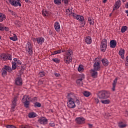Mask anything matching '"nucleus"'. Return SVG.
<instances>
[{
	"mask_svg": "<svg viewBox=\"0 0 128 128\" xmlns=\"http://www.w3.org/2000/svg\"><path fill=\"white\" fill-rule=\"evenodd\" d=\"M28 116L30 118H36V116H38V114L34 112H30L28 114Z\"/></svg>",
	"mask_w": 128,
	"mask_h": 128,
	"instance_id": "22",
	"label": "nucleus"
},
{
	"mask_svg": "<svg viewBox=\"0 0 128 128\" xmlns=\"http://www.w3.org/2000/svg\"><path fill=\"white\" fill-rule=\"evenodd\" d=\"M26 2H30L29 0H24Z\"/></svg>",
	"mask_w": 128,
	"mask_h": 128,
	"instance_id": "64",
	"label": "nucleus"
},
{
	"mask_svg": "<svg viewBox=\"0 0 128 128\" xmlns=\"http://www.w3.org/2000/svg\"><path fill=\"white\" fill-rule=\"evenodd\" d=\"M54 4H62V0H54Z\"/></svg>",
	"mask_w": 128,
	"mask_h": 128,
	"instance_id": "39",
	"label": "nucleus"
},
{
	"mask_svg": "<svg viewBox=\"0 0 128 128\" xmlns=\"http://www.w3.org/2000/svg\"><path fill=\"white\" fill-rule=\"evenodd\" d=\"M126 51L124 49L120 48L118 52V54L122 60H124V54Z\"/></svg>",
	"mask_w": 128,
	"mask_h": 128,
	"instance_id": "20",
	"label": "nucleus"
},
{
	"mask_svg": "<svg viewBox=\"0 0 128 128\" xmlns=\"http://www.w3.org/2000/svg\"><path fill=\"white\" fill-rule=\"evenodd\" d=\"M46 74L44 73V72H39V76H40V78H42Z\"/></svg>",
	"mask_w": 128,
	"mask_h": 128,
	"instance_id": "44",
	"label": "nucleus"
},
{
	"mask_svg": "<svg viewBox=\"0 0 128 128\" xmlns=\"http://www.w3.org/2000/svg\"><path fill=\"white\" fill-rule=\"evenodd\" d=\"M55 76H56V78H58V76H60V74H58V73H56L54 74Z\"/></svg>",
	"mask_w": 128,
	"mask_h": 128,
	"instance_id": "54",
	"label": "nucleus"
},
{
	"mask_svg": "<svg viewBox=\"0 0 128 128\" xmlns=\"http://www.w3.org/2000/svg\"><path fill=\"white\" fill-rule=\"evenodd\" d=\"M90 74H91V76L92 78H98L97 70L92 69L90 71Z\"/></svg>",
	"mask_w": 128,
	"mask_h": 128,
	"instance_id": "17",
	"label": "nucleus"
},
{
	"mask_svg": "<svg viewBox=\"0 0 128 128\" xmlns=\"http://www.w3.org/2000/svg\"><path fill=\"white\" fill-rule=\"evenodd\" d=\"M15 83L17 86H22V80L20 77H18L16 79Z\"/></svg>",
	"mask_w": 128,
	"mask_h": 128,
	"instance_id": "18",
	"label": "nucleus"
},
{
	"mask_svg": "<svg viewBox=\"0 0 128 128\" xmlns=\"http://www.w3.org/2000/svg\"><path fill=\"white\" fill-rule=\"evenodd\" d=\"M54 28L57 32H60V24L58 22H54Z\"/></svg>",
	"mask_w": 128,
	"mask_h": 128,
	"instance_id": "15",
	"label": "nucleus"
},
{
	"mask_svg": "<svg viewBox=\"0 0 128 128\" xmlns=\"http://www.w3.org/2000/svg\"><path fill=\"white\" fill-rule=\"evenodd\" d=\"M94 70H100V60H96L94 64Z\"/></svg>",
	"mask_w": 128,
	"mask_h": 128,
	"instance_id": "11",
	"label": "nucleus"
},
{
	"mask_svg": "<svg viewBox=\"0 0 128 128\" xmlns=\"http://www.w3.org/2000/svg\"><path fill=\"white\" fill-rule=\"evenodd\" d=\"M42 14L44 16H48V12L46 10H42Z\"/></svg>",
	"mask_w": 128,
	"mask_h": 128,
	"instance_id": "34",
	"label": "nucleus"
},
{
	"mask_svg": "<svg viewBox=\"0 0 128 128\" xmlns=\"http://www.w3.org/2000/svg\"><path fill=\"white\" fill-rule=\"evenodd\" d=\"M106 48H108V40L104 38L101 42L100 50L102 52H104L106 50Z\"/></svg>",
	"mask_w": 128,
	"mask_h": 128,
	"instance_id": "8",
	"label": "nucleus"
},
{
	"mask_svg": "<svg viewBox=\"0 0 128 128\" xmlns=\"http://www.w3.org/2000/svg\"><path fill=\"white\" fill-rule=\"evenodd\" d=\"M16 64H18V66H20L22 64V62H20V60H18L16 62Z\"/></svg>",
	"mask_w": 128,
	"mask_h": 128,
	"instance_id": "51",
	"label": "nucleus"
},
{
	"mask_svg": "<svg viewBox=\"0 0 128 128\" xmlns=\"http://www.w3.org/2000/svg\"><path fill=\"white\" fill-rule=\"evenodd\" d=\"M16 2L19 4V6H22V1L20 0H16Z\"/></svg>",
	"mask_w": 128,
	"mask_h": 128,
	"instance_id": "50",
	"label": "nucleus"
},
{
	"mask_svg": "<svg viewBox=\"0 0 128 128\" xmlns=\"http://www.w3.org/2000/svg\"><path fill=\"white\" fill-rule=\"evenodd\" d=\"M35 40H36L38 44L42 46V44L44 42V38L42 37L36 38Z\"/></svg>",
	"mask_w": 128,
	"mask_h": 128,
	"instance_id": "14",
	"label": "nucleus"
},
{
	"mask_svg": "<svg viewBox=\"0 0 128 128\" xmlns=\"http://www.w3.org/2000/svg\"><path fill=\"white\" fill-rule=\"evenodd\" d=\"M0 30L4 32V27H2V24H0Z\"/></svg>",
	"mask_w": 128,
	"mask_h": 128,
	"instance_id": "52",
	"label": "nucleus"
},
{
	"mask_svg": "<svg viewBox=\"0 0 128 128\" xmlns=\"http://www.w3.org/2000/svg\"><path fill=\"white\" fill-rule=\"evenodd\" d=\"M122 2H120V0H118L114 6L113 10H118V8H120Z\"/></svg>",
	"mask_w": 128,
	"mask_h": 128,
	"instance_id": "12",
	"label": "nucleus"
},
{
	"mask_svg": "<svg viewBox=\"0 0 128 128\" xmlns=\"http://www.w3.org/2000/svg\"><path fill=\"white\" fill-rule=\"evenodd\" d=\"M62 52H65L64 56V62L67 64H70L72 60V50L70 49H68L66 51V50H62Z\"/></svg>",
	"mask_w": 128,
	"mask_h": 128,
	"instance_id": "2",
	"label": "nucleus"
},
{
	"mask_svg": "<svg viewBox=\"0 0 128 128\" xmlns=\"http://www.w3.org/2000/svg\"><path fill=\"white\" fill-rule=\"evenodd\" d=\"M117 82H118V78H116L115 80L113 81V83H112V90L113 92L116 91V86Z\"/></svg>",
	"mask_w": 128,
	"mask_h": 128,
	"instance_id": "23",
	"label": "nucleus"
},
{
	"mask_svg": "<svg viewBox=\"0 0 128 128\" xmlns=\"http://www.w3.org/2000/svg\"><path fill=\"white\" fill-rule=\"evenodd\" d=\"M22 102L24 104V106L26 108H30V96L28 95H25L23 96Z\"/></svg>",
	"mask_w": 128,
	"mask_h": 128,
	"instance_id": "7",
	"label": "nucleus"
},
{
	"mask_svg": "<svg viewBox=\"0 0 128 128\" xmlns=\"http://www.w3.org/2000/svg\"><path fill=\"white\" fill-rule=\"evenodd\" d=\"M49 125L50 126H52V128H54V126H56V124L54 122H50L49 124Z\"/></svg>",
	"mask_w": 128,
	"mask_h": 128,
	"instance_id": "46",
	"label": "nucleus"
},
{
	"mask_svg": "<svg viewBox=\"0 0 128 128\" xmlns=\"http://www.w3.org/2000/svg\"><path fill=\"white\" fill-rule=\"evenodd\" d=\"M2 76L3 78H4V76H6V75L8 74V72L5 70L4 68L2 69Z\"/></svg>",
	"mask_w": 128,
	"mask_h": 128,
	"instance_id": "30",
	"label": "nucleus"
},
{
	"mask_svg": "<svg viewBox=\"0 0 128 128\" xmlns=\"http://www.w3.org/2000/svg\"><path fill=\"white\" fill-rule=\"evenodd\" d=\"M85 42L88 44H92V37L90 36H87L84 38Z\"/></svg>",
	"mask_w": 128,
	"mask_h": 128,
	"instance_id": "21",
	"label": "nucleus"
},
{
	"mask_svg": "<svg viewBox=\"0 0 128 128\" xmlns=\"http://www.w3.org/2000/svg\"><path fill=\"white\" fill-rule=\"evenodd\" d=\"M38 122L39 124H47L48 120L46 118L42 117L38 120Z\"/></svg>",
	"mask_w": 128,
	"mask_h": 128,
	"instance_id": "13",
	"label": "nucleus"
},
{
	"mask_svg": "<svg viewBox=\"0 0 128 128\" xmlns=\"http://www.w3.org/2000/svg\"><path fill=\"white\" fill-rule=\"evenodd\" d=\"M66 14H68V12H69V14H68L69 16H72V14H71V15L70 14V12L72 14V9H70V8L66 9Z\"/></svg>",
	"mask_w": 128,
	"mask_h": 128,
	"instance_id": "40",
	"label": "nucleus"
},
{
	"mask_svg": "<svg viewBox=\"0 0 128 128\" xmlns=\"http://www.w3.org/2000/svg\"><path fill=\"white\" fill-rule=\"evenodd\" d=\"M100 102L104 104H110V100H106V99L101 100Z\"/></svg>",
	"mask_w": 128,
	"mask_h": 128,
	"instance_id": "31",
	"label": "nucleus"
},
{
	"mask_svg": "<svg viewBox=\"0 0 128 128\" xmlns=\"http://www.w3.org/2000/svg\"><path fill=\"white\" fill-rule=\"evenodd\" d=\"M13 36H11L10 38V39L13 42H16L18 40V36H16V34H14Z\"/></svg>",
	"mask_w": 128,
	"mask_h": 128,
	"instance_id": "29",
	"label": "nucleus"
},
{
	"mask_svg": "<svg viewBox=\"0 0 128 128\" xmlns=\"http://www.w3.org/2000/svg\"><path fill=\"white\" fill-rule=\"evenodd\" d=\"M88 22L90 26H94V20L92 17H88Z\"/></svg>",
	"mask_w": 128,
	"mask_h": 128,
	"instance_id": "28",
	"label": "nucleus"
},
{
	"mask_svg": "<svg viewBox=\"0 0 128 128\" xmlns=\"http://www.w3.org/2000/svg\"><path fill=\"white\" fill-rule=\"evenodd\" d=\"M19 128H30V127L28 125H20Z\"/></svg>",
	"mask_w": 128,
	"mask_h": 128,
	"instance_id": "41",
	"label": "nucleus"
},
{
	"mask_svg": "<svg viewBox=\"0 0 128 128\" xmlns=\"http://www.w3.org/2000/svg\"><path fill=\"white\" fill-rule=\"evenodd\" d=\"M84 96H86V98L90 96V92H88V91H85L84 92Z\"/></svg>",
	"mask_w": 128,
	"mask_h": 128,
	"instance_id": "36",
	"label": "nucleus"
},
{
	"mask_svg": "<svg viewBox=\"0 0 128 128\" xmlns=\"http://www.w3.org/2000/svg\"><path fill=\"white\" fill-rule=\"evenodd\" d=\"M32 100L36 102L38 100V98H36V97H35L32 99Z\"/></svg>",
	"mask_w": 128,
	"mask_h": 128,
	"instance_id": "56",
	"label": "nucleus"
},
{
	"mask_svg": "<svg viewBox=\"0 0 128 128\" xmlns=\"http://www.w3.org/2000/svg\"><path fill=\"white\" fill-rule=\"evenodd\" d=\"M74 102H76L77 104H80V100H78V98H76V96H75Z\"/></svg>",
	"mask_w": 128,
	"mask_h": 128,
	"instance_id": "45",
	"label": "nucleus"
},
{
	"mask_svg": "<svg viewBox=\"0 0 128 128\" xmlns=\"http://www.w3.org/2000/svg\"><path fill=\"white\" fill-rule=\"evenodd\" d=\"M88 127H89L90 128H92V124H88Z\"/></svg>",
	"mask_w": 128,
	"mask_h": 128,
	"instance_id": "57",
	"label": "nucleus"
},
{
	"mask_svg": "<svg viewBox=\"0 0 128 128\" xmlns=\"http://www.w3.org/2000/svg\"><path fill=\"white\" fill-rule=\"evenodd\" d=\"M16 105H12V110H14V108H16Z\"/></svg>",
	"mask_w": 128,
	"mask_h": 128,
	"instance_id": "55",
	"label": "nucleus"
},
{
	"mask_svg": "<svg viewBox=\"0 0 128 128\" xmlns=\"http://www.w3.org/2000/svg\"><path fill=\"white\" fill-rule=\"evenodd\" d=\"M126 62H128V56L126 57Z\"/></svg>",
	"mask_w": 128,
	"mask_h": 128,
	"instance_id": "61",
	"label": "nucleus"
},
{
	"mask_svg": "<svg viewBox=\"0 0 128 128\" xmlns=\"http://www.w3.org/2000/svg\"><path fill=\"white\" fill-rule=\"evenodd\" d=\"M6 128H16V127L14 125H8Z\"/></svg>",
	"mask_w": 128,
	"mask_h": 128,
	"instance_id": "47",
	"label": "nucleus"
},
{
	"mask_svg": "<svg viewBox=\"0 0 128 128\" xmlns=\"http://www.w3.org/2000/svg\"><path fill=\"white\" fill-rule=\"evenodd\" d=\"M78 70V72H84V66L82 64L79 65Z\"/></svg>",
	"mask_w": 128,
	"mask_h": 128,
	"instance_id": "32",
	"label": "nucleus"
},
{
	"mask_svg": "<svg viewBox=\"0 0 128 128\" xmlns=\"http://www.w3.org/2000/svg\"><path fill=\"white\" fill-rule=\"evenodd\" d=\"M110 46L112 48H114L116 46V40H112L110 41Z\"/></svg>",
	"mask_w": 128,
	"mask_h": 128,
	"instance_id": "19",
	"label": "nucleus"
},
{
	"mask_svg": "<svg viewBox=\"0 0 128 128\" xmlns=\"http://www.w3.org/2000/svg\"><path fill=\"white\" fill-rule=\"evenodd\" d=\"M106 2H108V0H103L104 4H106Z\"/></svg>",
	"mask_w": 128,
	"mask_h": 128,
	"instance_id": "60",
	"label": "nucleus"
},
{
	"mask_svg": "<svg viewBox=\"0 0 128 128\" xmlns=\"http://www.w3.org/2000/svg\"><path fill=\"white\" fill-rule=\"evenodd\" d=\"M125 12L127 14V16H128V10H126Z\"/></svg>",
	"mask_w": 128,
	"mask_h": 128,
	"instance_id": "62",
	"label": "nucleus"
},
{
	"mask_svg": "<svg viewBox=\"0 0 128 128\" xmlns=\"http://www.w3.org/2000/svg\"><path fill=\"white\" fill-rule=\"evenodd\" d=\"M94 102H96V104H98V102H100V100H98V98H94Z\"/></svg>",
	"mask_w": 128,
	"mask_h": 128,
	"instance_id": "53",
	"label": "nucleus"
},
{
	"mask_svg": "<svg viewBox=\"0 0 128 128\" xmlns=\"http://www.w3.org/2000/svg\"><path fill=\"white\" fill-rule=\"evenodd\" d=\"M6 14L2 13H0V22H4V20H6Z\"/></svg>",
	"mask_w": 128,
	"mask_h": 128,
	"instance_id": "27",
	"label": "nucleus"
},
{
	"mask_svg": "<svg viewBox=\"0 0 128 128\" xmlns=\"http://www.w3.org/2000/svg\"><path fill=\"white\" fill-rule=\"evenodd\" d=\"M76 122L78 124H84L86 122V119L82 117H78L76 118Z\"/></svg>",
	"mask_w": 128,
	"mask_h": 128,
	"instance_id": "10",
	"label": "nucleus"
},
{
	"mask_svg": "<svg viewBox=\"0 0 128 128\" xmlns=\"http://www.w3.org/2000/svg\"><path fill=\"white\" fill-rule=\"evenodd\" d=\"M16 68V62H12V70H14Z\"/></svg>",
	"mask_w": 128,
	"mask_h": 128,
	"instance_id": "37",
	"label": "nucleus"
},
{
	"mask_svg": "<svg viewBox=\"0 0 128 128\" xmlns=\"http://www.w3.org/2000/svg\"><path fill=\"white\" fill-rule=\"evenodd\" d=\"M5 70H6L8 72H12V67L10 66H4V68H3Z\"/></svg>",
	"mask_w": 128,
	"mask_h": 128,
	"instance_id": "25",
	"label": "nucleus"
},
{
	"mask_svg": "<svg viewBox=\"0 0 128 128\" xmlns=\"http://www.w3.org/2000/svg\"><path fill=\"white\" fill-rule=\"evenodd\" d=\"M102 64L104 66H108V59L103 58L102 60Z\"/></svg>",
	"mask_w": 128,
	"mask_h": 128,
	"instance_id": "26",
	"label": "nucleus"
},
{
	"mask_svg": "<svg viewBox=\"0 0 128 128\" xmlns=\"http://www.w3.org/2000/svg\"><path fill=\"white\" fill-rule=\"evenodd\" d=\"M58 86L59 88H60L62 86V85H60V84H58Z\"/></svg>",
	"mask_w": 128,
	"mask_h": 128,
	"instance_id": "63",
	"label": "nucleus"
},
{
	"mask_svg": "<svg viewBox=\"0 0 128 128\" xmlns=\"http://www.w3.org/2000/svg\"><path fill=\"white\" fill-rule=\"evenodd\" d=\"M0 60L4 62L12 60V56L10 54H2L0 55Z\"/></svg>",
	"mask_w": 128,
	"mask_h": 128,
	"instance_id": "6",
	"label": "nucleus"
},
{
	"mask_svg": "<svg viewBox=\"0 0 128 128\" xmlns=\"http://www.w3.org/2000/svg\"><path fill=\"white\" fill-rule=\"evenodd\" d=\"M84 80V74H80V76H79V78L76 81L78 86H82V84H84L82 80Z\"/></svg>",
	"mask_w": 128,
	"mask_h": 128,
	"instance_id": "9",
	"label": "nucleus"
},
{
	"mask_svg": "<svg viewBox=\"0 0 128 128\" xmlns=\"http://www.w3.org/2000/svg\"><path fill=\"white\" fill-rule=\"evenodd\" d=\"M62 0L64 2L66 6H68V0Z\"/></svg>",
	"mask_w": 128,
	"mask_h": 128,
	"instance_id": "48",
	"label": "nucleus"
},
{
	"mask_svg": "<svg viewBox=\"0 0 128 128\" xmlns=\"http://www.w3.org/2000/svg\"><path fill=\"white\" fill-rule=\"evenodd\" d=\"M68 106L69 108H76V104L74 100H76V95L74 93H70L67 95Z\"/></svg>",
	"mask_w": 128,
	"mask_h": 128,
	"instance_id": "1",
	"label": "nucleus"
},
{
	"mask_svg": "<svg viewBox=\"0 0 128 128\" xmlns=\"http://www.w3.org/2000/svg\"><path fill=\"white\" fill-rule=\"evenodd\" d=\"M126 30H128V26H122L121 28V32H126Z\"/></svg>",
	"mask_w": 128,
	"mask_h": 128,
	"instance_id": "38",
	"label": "nucleus"
},
{
	"mask_svg": "<svg viewBox=\"0 0 128 128\" xmlns=\"http://www.w3.org/2000/svg\"><path fill=\"white\" fill-rule=\"evenodd\" d=\"M110 93L109 92L103 90L100 91L98 92V98H99L100 100H106V98H110Z\"/></svg>",
	"mask_w": 128,
	"mask_h": 128,
	"instance_id": "4",
	"label": "nucleus"
},
{
	"mask_svg": "<svg viewBox=\"0 0 128 128\" xmlns=\"http://www.w3.org/2000/svg\"><path fill=\"white\" fill-rule=\"evenodd\" d=\"M9 3L12 6H20V4L16 2V0H8Z\"/></svg>",
	"mask_w": 128,
	"mask_h": 128,
	"instance_id": "16",
	"label": "nucleus"
},
{
	"mask_svg": "<svg viewBox=\"0 0 128 128\" xmlns=\"http://www.w3.org/2000/svg\"><path fill=\"white\" fill-rule=\"evenodd\" d=\"M25 50L29 56L32 55V44L30 42H26L25 46Z\"/></svg>",
	"mask_w": 128,
	"mask_h": 128,
	"instance_id": "5",
	"label": "nucleus"
},
{
	"mask_svg": "<svg viewBox=\"0 0 128 128\" xmlns=\"http://www.w3.org/2000/svg\"><path fill=\"white\" fill-rule=\"evenodd\" d=\"M34 106H36V108H40L42 106V104L38 102H36L34 104Z\"/></svg>",
	"mask_w": 128,
	"mask_h": 128,
	"instance_id": "43",
	"label": "nucleus"
},
{
	"mask_svg": "<svg viewBox=\"0 0 128 128\" xmlns=\"http://www.w3.org/2000/svg\"><path fill=\"white\" fill-rule=\"evenodd\" d=\"M14 62H18V59L16 58H14Z\"/></svg>",
	"mask_w": 128,
	"mask_h": 128,
	"instance_id": "59",
	"label": "nucleus"
},
{
	"mask_svg": "<svg viewBox=\"0 0 128 128\" xmlns=\"http://www.w3.org/2000/svg\"><path fill=\"white\" fill-rule=\"evenodd\" d=\"M126 8H128V2L126 4Z\"/></svg>",
	"mask_w": 128,
	"mask_h": 128,
	"instance_id": "58",
	"label": "nucleus"
},
{
	"mask_svg": "<svg viewBox=\"0 0 128 128\" xmlns=\"http://www.w3.org/2000/svg\"><path fill=\"white\" fill-rule=\"evenodd\" d=\"M118 126L120 128H124L128 126V124H126V123H124L122 122H120L118 123Z\"/></svg>",
	"mask_w": 128,
	"mask_h": 128,
	"instance_id": "24",
	"label": "nucleus"
},
{
	"mask_svg": "<svg viewBox=\"0 0 128 128\" xmlns=\"http://www.w3.org/2000/svg\"><path fill=\"white\" fill-rule=\"evenodd\" d=\"M52 60L54 62H56V64H58L60 62V59L58 58H55L52 59Z\"/></svg>",
	"mask_w": 128,
	"mask_h": 128,
	"instance_id": "42",
	"label": "nucleus"
},
{
	"mask_svg": "<svg viewBox=\"0 0 128 128\" xmlns=\"http://www.w3.org/2000/svg\"><path fill=\"white\" fill-rule=\"evenodd\" d=\"M62 52V50H59L56 51H54L52 52V56H54V54H60Z\"/></svg>",
	"mask_w": 128,
	"mask_h": 128,
	"instance_id": "33",
	"label": "nucleus"
},
{
	"mask_svg": "<svg viewBox=\"0 0 128 128\" xmlns=\"http://www.w3.org/2000/svg\"><path fill=\"white\" fill-rule=\"evenodd\" d=\"M10 14H12V16H16V12H14L12 10H10Z\"/></svg>",
	"mask_w": 128,
	"mask_h": 128,
	"instance_id": "49",
	"label": "nucleus"
},
{
	"mask_svg": "<svg viewBox=\"0 0 128 128\" xmlns=\"http://www.w3.org/2000/svg\"><path fill=\"white\" fill-rule=\"evenodd\" d=\"M16 102H18V97H15L12 101V105L16 106Z\"/></svg>",
	"mask_w": 128,
	"mask_h": 128,
	"instance_id": "35",
	"label": "nucleus"
},
{
	"mask_svg": "<svg viewBox=\"0 0 128 128\" xmlns=\"http://www.w3.org/2000/svg\"><path fill=\"white\" fill-rule=\"evenodd\" d=\"M69 14H70V15L72 14V16H73L74 18H76V20H77L79 22H82V28H84V26H86V21L84 20V16L82 15L74 14V13H72V12L70 13Z\"/></svg>",
	"mask_w": 128,
	"mask_h": 128,
	"instance_id": "3",
	"label": "nucleus"
}]
</instances>
